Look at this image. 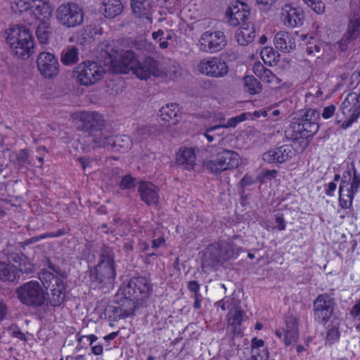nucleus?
I'll list each match as a JSON object with an SVG mask.
<instances>
[{"mask_svg": "<svg viewBox=\"0 0 360 360\" xmlns=\"http://www.w3.org/2000/svg\"><path fill=\"white\" fill-rule=\"evenodd\" d=\"M347 18L346 30L337 42L338 49L341 52L352 49L360 38V0H350Z\"/></svg>", "mask_w": 360, "mask_h": 360, "instance_id": "obj_1", "label": "nucleus"}, {"mask_svg": "<svg viewBox=\"0 0 360 360\" xmlns=\"http://www.w3.org/2000/svg\"><path fill=\"white\" fill-rule=\"evenodd\" d=\"M16 297L23 305L37 309L45 307L48 291L37 281H30L15 289Z\"/></svg>", "mask_w": 360, "mask_h": 360, "instance_id": "obj_2", "label": "nucleus"}, {"mask_svg": "<svg viewBox=\"0 0 360 360\" xmlns=\"http://www.w3.org/2000/svg\"><path fill=\"white\" fill-rule=\"evenodd\" d=\"M6 41L14 54L21 58H29L33 52L34 44L32 34L24 25H15L10 29Z\"/></svg>", "mask_w": 360, "mask_h": 360, "instance_id": "obj_3", "label": "nucleus"}, {"mask_svg": "<svg viewBox=\"0 0 360 360\" xmlns=\"http://www.w3.org/2000/svg\"><path fill=\"white\" fill-rule=\"evenodd\" d=\"M360 188V174L355 166L352 164L350 167L344 172L339 186V202L343 209L352 206L354 195Z\"/></svg>", "mask_w": 360, "mask_h": 360, "instance_id": "obj_4", "label": "nucleus"}, {"mask_svg": "<svg viewBox=\"0 0 360 360\" xmlns=\"http://www.w3.org/2000/svg\"><path fill=\"white\" fill-rule=\"evenodd\" d=\"M240 162L239 155L231 150L222 149L210 160L204 161V168L211 174H218L237 168Z\"/></svg>", "mask_w": 360, "mask_h": 360, "instance_id": "obj_5", "label": "nucleus"}, {"mask_svg": "<svg viewBox=\"0 0 360 360\" xmlns=\"http://www.w3.org/2000/svg\"><path fill=\"white\" fill-rule=\"evenodd\" d=\"M173 68L174 70H167L164 72L159 68L157 60L151 57H146L142 60L138 59L131 71L141 79H147L150 76L162 77L163 75L174 78L179 75V72L176 67L174 66Z\"/></svg>", "mask_w": 360, "mask_h": 360, "instance_id": "obj_6", "label": "nucleus"}, {"mask_svg": "<svg viewBox=\"0 0 360 360\" xmlns=\"http://www.w3.org/2000/svg\"><path fill=\"white\" fill-rule=\"evenodd\" d=\"M84 13L77 4L68 2L60 5L56 10V20L66 28H73L84 22Z\"/></svg>", "mask_w": 360, "mask_h": 360, "instance_id": "obj_7", "label": "nucleus"}, {"mask_svg": "<svg viewBox=\"0 0 360 360\" xmlns=\"http://www.w3.org/2000/svg\"><path fill=\"white\" fill-rule=\"evenodd\" d=\"M41 276L44 289L46 291L50 289L45 306L50 304L53 307H59L63 303L65 297V285L63 280L54 278L47 272H43Z\"/></svg>", "mask_w": 360, "mask_h": 360, "instance_id": "obj_8", "label": "nucleus"}, {"mask_svg": "<svg viewBox=\"0 0 360 360\" xmlns=\"http://www.w3.org/2000/svg\"><path fill=\"white\" fill-rule=\"evenodd\" d=\"M74 73L82 85L89 86L101 80L105 70L98 63L87 60L79 64Z\"/></svg>", "mask_w": 360, "mask_h": 360, "instance_id": "obj_9", "label": "nucleus"}, {"mask_svg": "<svg viewBox=\"0 0 360 360\" xmlns=\"http://www.w3.org/2000/svg\"><path fill=\"white\" fill-rule=\"evenodd\" d=\"M278 15L281 22L288 28L299 27L304 24L303 9L292 3H285L281 5Z\"/></svg>", "mask_w": 360, "mask_h": 360, "instance_id": "obj_10", "label": "nucleus"}, {"mask_svg": "<svg viewBox=\"0 0 360 360\" xmlns=\"http://www.w3.org/2000/svg\"><path fill=\"white\" fill-rule=\"evenodd\" d=\"M335 308L334 300L327 293L318 295L313 302L314 316L319 323L326 324L331 318Z\"/></svg>", "mask_w": 360, "mask_h": 360, "instance_id": "obj_11", "label": "nucleus"}, {"mask_svg": "<svg viewBox=\"0 0 360 360\" xmlns=\"http://www.w3.org/2000/svg\"><path fill=\"white\" fill-rule=\"evenodd\" d=\"M197 68L201 74L215 78L224 77L229 71L227 63L217 57H208L202 59Z\"/></svg>", "mask_w": 360, "mask_h": 360, "instance_id": "obj_12", "label": "nucleus"}, {"mask_svg": "<svg viewBox=\"0 0 360 360\" xmlns=\"http://www.w3.org/2000/svg\"><path fill=\"white\" fill-rule=\"evenodd\" d=\"M208 252L212 264L228 261L238 255L236 245L230 240H220L210 245Z\"/></svg>", "mask_w": 360, "mask_h": 360, "instance_id": "obj_13", "label": "nucleus"}, {"mask_svg": "<svg viewBox=\"0 0 360 360\" xmlns=\"http://www.w3.org/2000/svg\"><path fill=\"white\" fill-rule=\"evenodd\" d=\"M150 289L148 278L143 276L134 277L123 288V294L124 296L133 297L136 301H143L149 296Z\"/></svg>", "mask_w": 360, "mask_h": 360, "instance_id": "obj_14", "label": "nucleus"}, {"mask_svg": "<svg viewBox=\"0 0 360 360\" xmlns=\"http://www.w3.org/2000/svg\"><path fill=\"white\" fill-rule=\"evenodd\" d=\"M111 58L112 70L117 73H127L132 70L138 58L135 53L131 50H122L121 52H115L109 55Z\"/></svg>", "mask_w": 360, "mask_h": 360, "instance_id": "obj_15", "label": "nucleus"}, {"mask_svg": "<svg viewBox=\"0 0 360 360\" xmlns=\"http://www.w3.org/2000/svg\"><path fill=\"white\" fill-rule=\"evenodd\" d=\"M200 49L202 51L215 53L226 45V36L221 31H207L202 34L199 40Z\"/></svg>", "mask_w": 360, "mask_h": 360, "instance_id": "obj_16", "label": "nucleus"}, {"mask_svg": "<svg viewBox=\"0 0 360 360\" xmlns=\"http://www.w3.org/2000/svg\"><path fill=\"white\" fill-rule=\"evenodd\" d=\"M37 68L46 78H53L59 72V63L57 58L49 52H41L37 59Z\"/></svg>", "mask_w": 360, "mask_h": 360, "instance_id": "obj_17", "label": "nucleus"}, {"mask_svg": "<svg viewBox=\"0 0 360 360\" xmlns=\"http://www.w3.org/2000/svg\"><path fill=\"white\" fill-rule=\"evenodd\" d=\"M295 150L291 145H283L265 152L262 155L264 162L283 163L295 155Z\"/></svg>", "mask_w": 360, "mask_h": 360, "instance_id": "obj_18", "label": "nucleus"}, {"mask_svg": "<svg viewBox=\"0 0 360 360\" xmlns=\"http://www.w3.org/2000/svg\"><path fill=\"white\" fill-rule=\"evenodd\" d=\"M92 282H97L103 285L111 284L116 276L115 265L98 264L90 272Z\"/></svg>", "mask_w": 360, "mask_h": 360, "instance_id": "obj_19", "label": "nucleus"}, {"mask_svg": "<svg viewBox=\"0 0 360 360\" xmlns=\"http://www.w3.org/2000/svg\"><path fill=\"white\" fill-rule=\"evenodd\" d=\"M79 123L78 128L88 132L89 135L94 129H101L104 127L103 116L96 112H81Z\"/></svg>", "mask_w": 360, "mask_h": 360, "instance_id": "obj_20", "label": "nucleus"}, {"mask_svg": "<svg viewBox=\"0 0 360 360\" xmlns=\"http://www.w3.org/2000/svg\"><path fill=\"white\" fill-rule=\"evenodd\" d=\"M298 122L311 132L309 134H316L319 129L318 120L320 117V112L312 108L302 109L297 114Z\"/></svg>", "mask_w": 360, "mask_h": 360, "instance_id": "obj_21", "label": "nucleus"}, {"mask_svg": "<svg viewBox=\"0 0 360 360\" xmlns=\"http://www.w3.org/2000/svg\"><path fill=\"white\" fill-rule=\"evenodd\" d=\"M310 133L306 127L298 122L292 123L285 131V136L288 139L294 141L302 139L300 143L302 146L301 151H303L308 146L307 139L314 136V134H309Z\"/></svg>", "mask_w": 360, "mask_h": 360, "instance_id": "obj_22", "label": "nucleus"}, {"mask_svg": "<svg viewBox=\"0 0 360 360\" xmlns=\"http://www.w3.org/2000/svg\"><path fill=\"white\" fill-rule=\"evenodd\" d=\"M250 15V11L247 8V5L240 4V6L235 5L229 7L226 11L228 22L230 25L236 27L240 25H246V20Z\"/></svg>", "mask_w": 360, "mask_h": 360, "instance_id": "obj_23", "label": "nucleus"}, {"mask_svg": "<svg viewBox=\"0 0 360 360\" xmlns=\"http://www.w3.org/2000/svg\"><path fill=\"white\" fill-rule=\"evenodd\" d=\"M158 188L149 181H140L138 186L141 199L147 205H156L159 202Z\"/></svg>", "mask_w": 360, "mask_h": 360, "instance_id": "obj_24", "label": "nucleus"}, {"mask_svg": "<svg viewBox=\"0 0 360 360\" xmlns=\"http://www.w3.org/2000/svg\"><path fill=\"white\" fill-rule=\"evenodd\" d=\"M276 48L283 53H290L295 49V39L291 34L280 31L276 34L274 39Z\"/></svg>", "mask_w": 360, "mask_h": 360, "instance_id": "obj_25", "label": "nucleus"}, {"mask_svg": "<svg viewBox=\"0 0 360 360\" xmlns=\"http://www.w3.org/2000/svg\"><path fill=\"white\" fill-rule=\"evenodd\" d=\"M136 300L124 296L117 306L114 307V314L120 319H124L134 315L136 307Z\"/></svg>", "mask_w": 360, "mask_h": 360, "instance_id": "obj_26", "label": "nucleus"}, {"mask_svg": "<svg viewBox=\"0 0 360 360\" xmlns=\"http://www.w3.org/2000/svg\"><path fill=\"white\" fill-rule=\"evenodd\" d=\"M298 336V319L293 316H287L285 319V330L284 334L285 344L290 345L297 342Z\"/></svg>", "mask_w": 360, "mask_h": 360, "instance_id": "obj_27", "label": "nucleus"}, {"mask_svg": "<svg viewBox=\"0 0 360 360\" xmlns=\"http://www.w3.org/2000/svg\"><path fill=\"white\" fill-rule=\"evenodd\" d=\"M30 13H32L40 21L41 20H49L51 15V5L48 1L44 0H32Z\"/></svg>", "mask_w": 360, "mask_h": 360, "instance_id": "obj_28", "label": "nucleus"}, {"mask_svg": "<svg viewBox=\"0 0 360 360\" xmlns=\"http://www.w3.org/2000/svg\"><path fill=\"white\" fill-rule=\"evenodd\" d=\"M179 105L175 103H172L162 107L158 112V115L163 121L172 122V124H176L179 122Z\"/></svg>", "mask_w": 360, "mask_h": 360, "instance_id": "obj_29", "label": "nucleus"}, {"mask_svg": "<svg viewBox=\"0 0 360 360\" xmlns=\"http://www.w3.org/2000/svg\"><path fill=\"white\" fill-rule=\"evenodd\" d=\"M195 161L196 156L193 148H184L177 155L176 163L187 170L193 169Z\"/></svg>", "mask_w": 360, "mask_h": 360, "instance_id": "obj_30", "label": "nucleus"}, {"mask_svg": "<svg viewBox=\"0 0 360 360\" xmlns=\"http://www.w3.org/2000/svg\"><path fill=\"white\" fill-rule=\"evenodd\" d=\"M112 133L104 129L103 127L101 129H94L90 132L89 136L97 146L108 148L110 142L112 141Z\"/></svg>", "mask_w": 360, "mask_h": 360, "instance_id": "obj_31", "label": "nucleus"}, {"mask_svg": "<svg viewBox=\"0 0 360 360\" xmlns=\"http://www.w3.org/2000/svg\"><path fill=\"white\" fill-rule=\"evenodd\" d=\"M238 43L241 46H246L253 41L255 37V28L252 25H242L235 34Z\"/></svg>", "mask_w": 360, "mask_h": 360, "instance_id": "obj_32", "label": "nucleus"}, {"mask_svg": "<svg viewBox=\"0 0 360 360\" xmlns=\"http://www.w3.org/2000/svg\"><path fill=\"white\" fill-rule=\"evenodd\" d=\"M252 358L255 360H269V352L264 345V342L257 338H252L251 341Z\"/></svg>", "mask_w": 360, "mask_h": 360, "instance_id": "obj_33", "label": "nucleus"}, {"mask_svg": "<svg viewBox=\"0 0 360 360\" xmlns=\"http://www.w3.org/2000/svg\"><path fill=\"white\" fill-rule=\"evenodd\" d=\"M131 140L127 135H112V141L108 148L112 150L124 152L131 148Z\"/></svg>", "mask_w": 360, "mask_h": 360, "instance_id": "obj_34", "label": "nucleus"}, {"mask_svg": "<svg viewBox=\"0 0 360 360\" xmlns=\"http://www.w3.org/2000/svg\"><path fill=\"white\" fill-rule=\"evenodd\" d=\"M131 7L135 15L141 18L146 16L150 19L149 15L151 10L150 0H131Z\"/></svg>", "mask_w": 360, "mask_h": 360, "instance_id": "obj_35", "label": "nucleus"}, {"mask_svg": "<svg viewBox=\"0 0 360 360\" xmlns=\"http://www.w3.org/2000/svg\"><path fill=\"white\" fill-rule=\"evenodd\" d=\"M227 317L229 324L233 327V333L240 334L242 333L240 326L245 317L244 311L241 309H235L228 313Z\"/></svg>", "mask_w": 360, "mask_h": 360, "instance_id": "obj_36", "label": "nucleus"}, {"mask_svg": "<svg viewBox=\"0 0 360 360\" xmlns=\"http://www.w3.org/2000/svg\"><path fill=\"white\" fill-rule=\"evenodd\" d=\"M103 6L105 16L110 18H113L120 14L123 9L120 0H104Z\"/></svg>", "mask_w": 360, "mask_h": 360, "instance_id": "obj_37", "label": "nucleus"}, {"mask_svg": "<svg viewBox=\"0 0 360 360\" xmlns=\"http://www.w3.org/2000/svg\"><path fill=\"white\" fill-rule=\"evenodd\" d=\"M45 265L47 266V269H42L38 274V278L41 282V275L43 272H47L51 274L54 278H57L58 279H63L65 278V272L61 269L59 265L53 264L50 259H46Z\"/></svg>", "mask_w": 360, "mask_h": 360, "instance_id": "obj_38", "label": "nucleus"}, {"mask_svg": "<svg viewBox=\"0 0 360 360\" xmlns=\"http://www.w3.org/2000/svg\"><path fill=\"white\" fill-rule=\"evenodd\" d=\"M51 30L49 20H41L37 25L36 35L41 44H46L49 41Z\"/></svg>", "mask_w": 360, "mask_h": 360, "instance_id": "obj_39", "label": "nucleus"}, {"mask_svg": "<svg viewBox=\"0 0 360 360\" xmlns=\"http://www.w3.org/2000/svg\"><path fill=\"white\" fill-rule=\"evenodd\" d=\"M156 129L153 125L138 127L134 133V139L138 142L146 141L155 134Z\"/></svg>", "mask_w": 360, "mask_h": 360, "instance_id": "obj_40", "label": "nucleus"}, {"mask_svg": "<svg viewBox=\"0 0 360 360\" xmlns=\"http://www.w3.org/2000/svg\"><path fill=\"white\" fill-rule=\"evenodd\" d=\"M245 90L250 94L254 95L261 92L262 84L254 76H245L243 78Z\"/></svg>", "mask_w": 360, "mask_h": 360, "instance_id": "obj_41", "label": "nucleus"}, {"mask_svg": "<svg viewBox=\"0 0 360 360\" xmlns=\"http://www.w3.org/2000/svg\"><path fill=\"white\" fill-rule=\"evenodd\" d=\"M78 49L73 46L63 51L60 60L65 65H72L78 61Z\"/></svg>", "mask_w": 360, "mask_h": 360, "instance_id": "obj_42", "label": "nucleus"}, {"mask_svg": "<svg viewBox=\"0 0 360 360\" xmlns=\"http://www.w3.org/2000/svg\"><path fill=\"white\" fill-rule=\"evenodd\" d=\"M98 264L115 265V253L111 248L106 245L102 246L100 250Z\"/></svg>", "mask_w": 360, "mask_h": 360, "instance_id": "obj_43", "label": "nucleus"}, {"mask_svg": "<svg viewBox=\"0 0 360 360\" xmlns=\"http://www.w3.org/2000/svg\"><path fill=\"white\" fill-rule=\"evenodd\" d=\"M16 276L13 266L6 262L0 261V280L13 282Z\"/></svg>", "mask_w": 360, "mask_h": 360, "instance_id": "obj_44", "label": "nucleus"}, {"mask_svg": "<svg viewBox=\"0 0 360 360\" xmlns=\"http://www.w3.org/2000/svg\"><path fill=\"white\" fill-rule=\"evenodd\" d=\"M260 55L264 63L269 66L276 65L279 61V54L272 48L265 47L262 49Z\"/></svg>", "mask_w": 360, "mask_h": 360, "instance_id": "obj_45", "label": "nucleus"}, {"mask_svg": "<svg viewBox=\"0 0 360 360\" xmlns=\"http://www.w3.org/2000/svg\"><path fill=\"white\" fill-rule=\"evenodd\" d=\"M29 157L30 150L27 148L21 149L16 154L13 163L18 169L22 168L26 164H31Z\"/></svg>", "mask_w": 360, "mask_h": 360, "instance_id": "obj_46", "label": "nucleus"}, {"mask_svg": "<svg viewBox=\"0 0 360 360\" xmlns=\"http://www.w3.org/2000/svg\"><path fill=\"white\" fill-rule=\"evenodd\" d=\"M32 0H13L11 4V9L15 13L29 12Z\"/></svg>", "mask_w": 360, "mask_h": 360, "instance_id": "obj_47", "label": "nucleus"}, {"mask_svg": "<svg viewBox=\"0 0 360 360\" xmlns=\"http://www.w3.org/2000/svg\"><path fill=\"white\" fill-rule=\"evenodd\" d=\"M303 1L318 14L325 11V4L321 0H303Z\"/></svg>", "mask_w": 360, "mask_h": 360, "instance_id": "obj_48", "label": "nucleus"}, {"mask_svg": "<svg viewBox=\"0 0 360 360\" xmlns=\"http://www.w3.org/2000/svg\"><path fill=\"white\" fill-rule=\"evenodd\" d=\"M136 185V179L131 175H125L122 178L119 184V186L122 190L131 189L135 188Z\"/></svg>", "mask_w": 360, "mask_h": 360, "instance_id": "obj_49", "label": "nucleus"}, {"mask_svg": "<svg viewBox=\"0 0 360 360\" xmlns=\"http://www.w3.org/2000/svg\"><path fill=\"white\" fill-rule=\"evenodd\" d=\"M340 335V333L338 328L335 326H332L331 328L328 330L326 340L330 344H333L334 342L339 340Z\"/></svg>", "mask_w": 360, "mask_h": 360, "instance_id": "obj_50", "label": "nucleus"}, {"mask_svg": "<svg viewBox=\"0 0 360 360\" xmlns=\"http://www.w3.org/2000/svg\"><path fill=\"white\" fill-rule=\"evenodd\" d=\"M321 51V44L314 41H309L306 46V53L309 56H316V53H320Z\"/></svg>", "mask_w": 360, "mask_h": 360, "instance_id": "obj_51", "label": "nucleus"}, {"mask_svg": "<svg viewBox=\"0 0 360 360\" xmlns=\"http://www.w3.org/2000/svg\"><path fill=\"white\" fill-rule=\"evenodd\" d=\"M8 331L10 332L12 337L18 338L21 340H26L25 335L19 329L16 325H11L8 328Z\"/></svg>", "mask_w": 360, "mask_h": 360, "instance_id": "obj_52", "label": "nucleus"}, {"mask_svg": "<svg viewBox=\"0 0 360 360\" xmlns=\"http://www.w3.org/2000/svg\"><path fill=\"white\" fill-rule=\"evenodd\" d=\"M336 107L335 105L330 104L323 108V112L321 113L322 117L328 120L331 118L333 115H335Z\"/></svg>", "mask_w": 360, "mask_h": 360, "instance_id": "obj_53", "label": "nucleus"}, {"mask_svg": "<svg viewBox=\"0 0 360 360\" xmlns=\"http://www.w3.org/2000/svg\"><path fill=\"white\" fill-rule=\"evenodd\" d=\"M137 46L138 49H143V51H146V53L153 52L155 49L154 46L150 42H148L147 41H140Z\"/></svg>", "mask_w": 360, "mask_h": 360, "instance_id": "obj_54", "label": "nucleus"}, {"mask_svg": "<svg viewBox=\"0 0 360 360\" xmlns=\"http://www.w3.org/2000/svg\"><path fill=\"white\" fill-rule=\"evenodd\" d=\"M276 79H277L276 76L268 68L266 69L262 77H260V79L268 83L273 82Z\"/></svg>", "mask_w": 360, "mask_h": 360, "instance_id": "obj_55", "label": "nucleus"}, {"mask_svg": "<svg viewBox=\"0 0 360 360\" xmlns=\"http://www.w3.org/2000/svg\"><path fill=\"white\" fill-rule=\"evenodd\" d=\"M18 268L22 274H31L34 269L33 266L30 263L26 262L25 261L20 263Z\"/></svg>", "mask_w": 360, "mask_h": 360, "instance_id": "obj_56", "label": "nucleus"}, {"mask_svg": "<svg viewBox=\"0 0 360 360\" xmlns=\"http://www.w3.org/2000/svg\"><path fill=\"white\" fill-rule=\"evenodd\" d=\"M266 68L260 62L256 63L253 66V72L258 77H262L263 72L266 70Z\"/></svg>", "mask_w": 360, "mask_h": 360, "instance_id": "obj_57", "label": "nucleus"}, {"mask_svg": "<svg viewBox=\"0 0 360 360\" xmlns=\"http://www.w3.org/2000/svg\"><path fill=\"white\" fill-rule=\"evenodd\" d=\"M221 128H222V127L221 125H216L214 127H211L206 130V131L205 133V136L209 142H212L214 140V134H211V133H212L217 130H219Z\"/></svg>", "mask_w": 360, "mask_h": 360, "instance_id": "obj_58", "label": "nucleus"}, {"mask_svg": "<svg viewBox=\"0 0 360 360\" xmlns=\"http://www.w3.org/2000/svg\"><path fill=\"white\" fill-rule=\"evenodd\" d=\"M8 313V307L2 299H0V321H3Z\"/></svg>", "mask_w": 360, "mask_h": 360, "instance_id": "obj_59", "label": "nucleus"}, {"mask_svg": "<svg viewBox=\"0 0 360 360\" xmlns=\"http://www.w3.org/2000/svg\"><path fill=\"white\" fill-rule=\"evenodd\" d=\"M276 222L278 224L277 229L279 231H283L285 229V221L283 215H277L276 217Z\"/></svg>", "mask_w": 360, "mask_h": 360, "instance_id": "obj_60", "label": "nucleus"}, {"mask_svg": "<svg viewBox=\"0 0 360 360\" xmlns=\"http://www.w3.org/2000/svg\"><path fill=\"white\" fill-rule=\"evenodd\" d=\"M188 288L192 292H197L199 291L200 285L195 281H191L188 283Z\"/></svg>", "mask_w": 360, "mask_h": 360, "instance_id": "obj_61", "label": "nucleus"}, {"mask_svg": "<svg viewBox=\"0 0 360 360\" xmlns=\"http://www.w3.org/2000/svg\"><path fill=\"white\" fill-rule=\"evenodd\" d=\"M238 123H240L239 120L237 116L230 118L226 124L221 125L222 128L224 127H235Z\"/></svg>", "mask_w": 360, "mask_h": 360, "instance_id": "obj_62", "label": "nucleus"}, {"mask_svg": "<svg viewBox=\"0 0 360 360\" xmlns=\"http://www.w3.org/2000/svg\"><path fill=\"white\" fill-rule=\"evenodd\" d=\"M40 240H41V236L39 235L37 236H34L30 238H28V239L25 240V241L22 242L21 244H22V246L29 245L30 244L35 243L39 241Z\"/></svg>", "mask_w": 360, "mask_h": 360, "instance_id": "obj_63", "label": "nucleus"}, {"mask_svg": "<svg viewBox=\"0 0 360 360\" xmlns=\"http://www.w3.org/2000/svg\"><path fill=\"white\" fill-rule=\"evenodd\" d=\"M270 110H266V109H260L259 110H255L253 112V116L255 118H258L260 116H262L264 117H266L268 116V112Z\"/></svg>", "mask_w": 360, "mask_h": 360, "instance_id": "obj_64", "label": "nucleus"}]
</instances>
